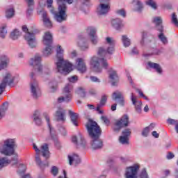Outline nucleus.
Masks as SVG:
<instances>
[{"label": "nucleus", "mask_w": 178, "mask_h": 178, "mask_svg": "<svg viewBox=\"0 0 178 178\" xmlns=\"http://www.w3.org/2000/svg\"><path fill=\"white\" fill-rule=\"evenodd\" d=\"M106 45L98 47L97 55L100 56H93L90 60V65L93 72L96 73H101L102 72V67L104 69H108L109 64L108 60L105 58L111 59V56L115 54V45L116 41L112 38H106ZM101 65L102 67H101Z\"/></svg>", "instance_id": "nucleus-1"}, {"label": "nucleus", "mask_w": 178, "mask_h": 178, "mask_svg": "<svg viewBox=\"0 0 178 178\" xmlns=\"http://www.w3.org/2000/svg\"><path fill=\"white\" fill-rule=\"evenodd\" d=\"M30 65L33 66V71L31 72V92L34 99H38L41 96V90L38 86V82L35 81L37 76L42 74V65H41V56L36 54L31 59Z\"/></svg>", "instance_id": "nucleus-2"}, {"label": "nucleus", "mask_w": 178, "mask_h": 178, "mask_svg": "<svg viewBox=\"0 0 178 178\" xmlns=\"http://www.w3.org/2000/svg\"><path fill=\"white\" fill-rule=\"evenodd\" d=\"M63 52L64 50L62 49V46L58 45L56 49V60L54 65L56 73H60V74H64V76H66L73 70L72 68L73 67V65L70 62H69V60H65L63 58Z\"/></svg>", "instance_id": "nucleus-3"}, {"label": "nucleus", "mask_w": 178, "mask_h": 178, "mask_svg": "<svg viewBox=\"0 0 178 178\" xmlns=\"http://www.w3.org/2000/svg\"><path fill=\"white\" fill-rule=\"evenodd\" d=\"M16 145V139L8 138L3 140V144L0 148V152L6 156H12L15 155V149Z\"/></svg>", "instance_id": "nucleus-4"}, {"label": "nucleus", "mask_w": 178, "mask_h": 178, "mask_svg": "<svg viewBox=\"0 0 178 178\" xmlns=\"http://www.w3.org/2000/svg\"><path fill=\"white\" fill-rule=\"evenodd\" d=\"M86 127L90 138H98V137H101L102 129H101V127L98 125L97 122L92 120H88L86 124Z\"/></svg>", "instance_id": "nucleus-5"}, {"label": "nucleus", "mask_w": 178, "mask_h": 178, "mask_svg": "<svg viewBox=\"0 0 178 178\" xmlns=\"http://www.w3.org/2000/svg\"><path fill=\"white\" fill-rule=\"evenodd\" d=\"M57 23H63L67 20V6L66 4H60L58 7V12L54 16Z\"/></svg>", "instance_id": "nucleus-6"}, {"label": "nucleus", "mask_w": 178, "mask_h": 178, "mask_svg": "<svg viewBox=\"0 0 178 178\" xmlns=\"http://www.w3.org/2000/svg\"><path fill=\"white\" fill-rule=\"evenodd\" d=\"M73 90V85L67 83L63 88V95L58 99V102H70L72 99V91Z\"/></svg>", "instance_id": "nucleus-7"}, {"label": "nucleus", "mask_w": 178, "mask_h": 178, "mask_svg": "<svg viewBox=\"0 0 178 178\" xmlns=\"http://www.w3.org/2000/svg\"><path fill=\"white\" fill-rule=\"evenodd\" d=\"M22 31L26 33L25 40L27 41L30 48H35L37 47V40H35V36H34V33L29 32V29L26 26H22Z\"/></svg>", "instance_id": "nucleus-8"}, {"label": "nucleus", "mask_w": 178, "mask_h": 178, "mask_svg": "<svg viewBox=\"0 0 178 178\" xmlns=\"http://www.w3.org/2000/svg\"><path fill=\"white\" fill-rule=\"evenodd\" d=\"M15 81V76L10 73H7L0 83V95H2L6 88V86H12Z\"/></svg>", "instance_id": "nucleus-9"}, {"label": "nucleus", "mask_w": 178, "mask_h": 178, "mask_svg": "<svg viewBox=\"0 0 178 178\" xmlns=\"http://www.w3.org/2000/svg\"><path fill=\"white\" fill-rule=\"evenodd\" d=\"M100 5L97 8V15L99 16H104L111 10V4L109 0H99Z\"/></svg>", "instance_id": "nucleus-10"}, {"label": "nucleus", "mask_w": 178, "mask_h": 178, "mask_svg": "<svg viewBox=\"0 0 178 178\" xmlns=\"http://www.w3.org/2000/svg\"><path fill=\"white\" fill-rule=\"evenodd\" d=\"M138 169L140 167L138 165L127 167L124 173L125 178H138Z\"/></svg>", "instance_id": "nucleus-11"}, {"label": "nucleus", "mask_w": 178, "mask_h": 178, "mask_svg": "<svg viewBox=\"0 0 178 178\" xmlns=\"http://www.w3.org/2000/svg\"><path fill=\"white\" fill-rule=\"evenodd\" d=\"M130 118H129V115H124L119 120H117L115 122V128L114 130L115 131H119L120 129H123V127H127L129 126L130 121Z\"/></svg>", "instance_id": "nucleus-12"}, {"label": "nucleus", "mask_w": 178, "mask_h": 178, "mask_svg": "<svg viewBox=\"0 0 178 178\" xmlns=\"http://www.w3.org/2000/svg\"><path fill=\"white\" fill-rule=\"evenodd\" d=\"M33 149L35 151L36 154H40V152H42V156H44V158H45L46 159H48V158H49V147L48 146V144H43L41 146L40 150L37 147V145H35V143H33Z\"/></svg>", "instance_id": "nucleus-13"}, {"label": "nucleus", "mask_w": 178, "mask_h": 178, "mask_svg": "<svg viewBox=\"0 0 178 178\" xmlns=\"http://www.w3.org/2000/svg\"><path fill=\"white\" fill-rule=\"evenodd\" d=\"M41 13L44 26H45V27H48V29H51V27H52V22H51V19H49V17H48L47 11L44 10V9L38 10V15H41Z\"/></svg>", "instance_id": "nucleus-14"}, {"label": "nucleus", "mask_w": 178, "mask_h": 178, "mask_svg": "<svg viewBox=\"0 0 178 178\" xmlns=\"http://www.w3.org/2000/svg\"><path fill=\"white\" fill-rule=\"evenodd\" d=\"M87 33L90 37V41L93 45L98 44V36H97V29L94 27H89L87 29Z\"/></svg>", "instance_id": "nucleus-15"}, {"label": "nucleus", "mask_w": 178, "mask_h": 178, "mask_svg": "<svg viewBox=\"0 0 178 178\" xmlns=\"http://www.w3.org/2000/svg\"><path fill=\"white\" fill-rule=\"evenodd\" d=\"M91 138V147L92 149H101L104 147V142L99 137L98 138Z\"/></svg>", "instance_id": "nucleus-16"}, {"label": "nucleus", "mask_w": 178, "mask_h": 178, "mask_svg": "<svg viewBox=\"0 0 178 178\" xmlns=\"http://www.w3.org/2000/svg\"><path fill=\"white\" fill-rule=\"evenodd\" d=\"M56 118L57 122L65 123L66 122V110L63 108H58L56 112Z\"/></svg>", "instance_id": "nucleus-17"}, {"label": "nucleus", "mask_w": 178, "mask_h": 178, "mask_svg": "<svg viewBox=\"0 0 178 178\" xmlns=\"http://www.w3.org/2000/svg\"><path fill=\"white\" fill-rule=\"evenodd\" d=\"M68 161L69 165H74V166H77V165L81 163V159L77 154H72L68 155Z\"/></svg>", "instance_id": "nucleus-18"}, {"label": "nucleus", "mask_w": 178, "mask_h": 178, "mask_svg": "<svg viewBox=\"0 0 178 178\" xmlns=\"http://www.w3.org/2000/svg\"><path fill=\"white\" fill-rule=\"evenodd\" d=\"M76 69L81 73H86L87 72V66L86 65V63H84V59L81 58H79L76 60Z\"/></svg>", "instance_id": "nucleus-19"}, {"label": "nucleus", "mask_w": 178, "mask_h": 178, "mask_svg": "<svg viewBox=\"0 0 178 178\" xmlns=\"http://www.w3.org/2000/svg\"><path fill=\"white\" fill-rule=\"evenodd\" d=\"M131 100L132 102L133 105L135 106V110L137 113H141V106L143 105V102L141 101H137V97L134 96V94H131Z\"/></svg>", "instance_id": "nucleus-20"}, {"label": "nucleus", "mask_w": 178, "mask_h": 178, "mask_svg": "<svg viewBox=\"0 0 178 178\" xmlns=\"http://www.w3.org/2000/svg\"><path fill=\"white\" fill-rule=\"evenodd\" d=\"M43 116L45 118L46 122H47V126L49 129L50 136L54 141H55L56 145H58L59 143H58V141H56V134H55V131L54 130V128L51 127V124L49 123V117H48V114H47V113H44Z\"/></svg>", "instance_id": "nucleus-21"}, {"label": "nucleus", "mask_w": 178, "mask_h": 178, "mask_svg": "<svg viewBox=\"0 0 178 178\" xmlns=\"http://www.w3.org/2000/svg\"><path fill=\"white\" fill-rule=\"evenodd\" d=\"M33 119L34 123L37 126H41L42 124V119L41 118V111L36 110L33 115Z\"/></svg>", "instance_id": "nucleus-22"}, {"label": "nucleus", "mask_w": 178, "mask_h": 178, "mask_svg": "<svg viewBox=\"0 0 178 178\" xmlns=\"http://www.w3.org/2000/svg\"><path fill=\"white\" fill-rule=\"evenodd\" d=\"M112 98L113 101L118 100V104L121 105V106H123L124 105V100H123V95L122 94V92L120 91H115L113 93Z\"/></svg>", "instance_id": "nucleus-23"}, {"label": "nucleus", "mask_w": 178, "mask_h": 178, "mask_svg": "<svg viewBox=\"0 0 178 178\" xmlns=\"http://www.w3.org/2000/svg\"><path fill=\"white\" fill-rule=\"evenodd\" d=\"M153 23H154L159 33H163V26H162V18L161 17H155L153 19Z\"/></svg>", "instance_id": "nucleus-24"}, {"label": "nucleus", "mask_w": 178, "mask_h": 178, "mask_svg": "<svg viewBox=\"0 0 178 178\" xmlns=\"http://www.w3.org/2000/svg\"><path fill=\"white\" fill-rule=\"evenodd\" d=\"M132 3L134 6V10L135 12H138V13H141L143 12V9H144V5L140 0H133Z\"/></svg>", "instance_id": "nucleus-25"}, {"label": "nucleus", "mask_w": 178, "mask_h": 178, "mask_svg": "<svg viewBox=\"0 0 178 178\" xmlns=\"http://www.w3.org/2000/svg\"><path fill=\"white\" fill-rule=\"evenodd\" d=\"M9 65V58L6 55L0 56V70H3Z\"/></svg>", "instance_id": "nucleus-26"}, {"label": "nucleus", "mask_w": 178, "mask_h": 178, "mask_svg": "<svg viewBox=\"0 0 178 178\" xmlns=\"http://www.w3.org/2000/svg\"><path fill=\"white\" fill-rule=\"evenodd\" d=\"M52 41V34L50 32H45L42 40L44 45H51Z\"/></svg>", "instance_id": "nucleus-27"}, {"label": "nucleus", "mask_w": 178, "mask_h": 178, "mask_svg": "<svg viewBox=\"0 0 178 178\" xmlns=\"http://www.w3.org/2000/svg\"><path fill=\"white\" fill-rule=\"evenodd\" d=\"M111 25L115 30H120L123 27V21L119 18H115L111 20Z\"/></svg>", "instance_id": "nucleus-28"}, {"label": "nucleus", "mask_w": 178, "mask_h": 178, "mask_svg": "<svg viewBox=\"0 0 178 178\" xmlns=\"http://www.w3.org/2000/svg\"><path fill=\"white\" fill-rule=\"evenodd\" d=\"M69 115L71 119V122L74 124V126H79V124H77V119H79V114L73 112V111L72 110H69Z\"/></svg>", "instance_id": "nucleus-29"}, {"label": "nucleus", "mask_w": 178, "mask_h": 178, "mask_svg": "<svg viewBox=\"0 0 178 178\" xmlns=\"http://www.w3.org/2000/svg\"><path fill=\"white\" fill-rule=\"evenodd\" d=\"M109 79L112 83V86H116V83L119 81V76H118L116 71H112L110 72Z\"/></svg>", "instance_id": "nucleus-30"}, {"label": "nucleus", "mask_w": 178, "mask_h": 178, "mask_svg": "<svg viewBox=\"0 0 178 178\" xmlns=\"http://www.w3.org/2000/svg\"><path fill=\"white\" fill-rule=\"evenodd\" d=\"M148 66H149L152 69H154L156 70V73L159 74H162V67L158 63H152V62H149L148 63Z\"/></svg>", "instance_id": "nucleus-31"}, {"label": "nucleus", "mask_w": 178, "mask_h": 178, "mask_svg": "<svg viewBox=\"0 0 178 178\" xmlns=\"http://www.w3.org/2000/svg\"><path fill=\"white\" fill-rule=\"evenodd\" d=\"M8 106H9V104H8V102H4L0 106V119H2V118H5L6 111H8Z\"/></svg>", "instance_id": "nucleus-32"}, {"label": "nucleus", "mask_w": 178, "mask_h": 178, "mask_svg": "<svg viewBox=\"0 0 178 178\" xmlns=\"http://www.w3.org/2000/svg\"><path fill=\"white\" fill-rule=\"evenodd\" d=\"M79 141L78 142L77 137L73 136L72 141L74 143V144H79L80 145H82V147H86V140H84V138L82 136H79Z\"/></svg>", "instance_id": "nucleus-33"}, {"label": "nucleus", "mask_w": 178, "mask_h": 178, "mask_svg": "<svg viewBox=\"0 0 178 178\" xmlns=\"http://www.w3.org/2000/svg\"><path fill=\"white\" fill-rule=\"evenodd\" d=\"M10 161L6 157L0 158V170L10 164Z\"/></svg>", "instance_id": "nucleus-34"}, {"label": "nucleus", "mask_w": 178, "mask_h": 178, "mask_svg": "<svg viewBox=\"0 0 178 178\" xmlns=\"http://www.w3.org/2000/svg\"><path fill=\"white\" fill-rule=\"evenodd\" d=\"M22 33L19 29H14L10 34V38L13 40H17L21 35Z\"/></svg>", "instance_id": "nucleus-35"}, {"label": "nucleus", "mask_w": 178, "mask_h": 178, "mask_svg": "<svg viewBox=\"0 0 178 178\" xmlns=\"http://www.w3.org/2000/svg\"><path fill=\"white\" fill-rule=\"evenodd\" d=\"M122 42L124 48H127L130 47L131 44V40L126 35H124L122 36Z\"/></svg>", "instance_id": "nucleus-36"}, {"label": "nucleus", "mask_w": 178, "mask_h": 178, "mask_svg": "<svg viewBox=\"0 0 178 178\" xmlns=\"http://www.w3.org/2000/svg\"><path fill=\"white\" fill-rule=\"evenodd\" d=\"M78 45L81 49V51H86L88 49V44L84 42V40L81 39L79 36V40L78 41Z\"/></svg>", "instance_id": "nucleus-37"}, {"label": "nucleus", "mask_w": 178, "mask_h": 178, "mask_svg": "<svg viewBox=\"0 0 178 178\" xmlns=\"http://www.w3.org/2000/svg\"><path fill=\"white\" fill-rule=\"evenodd\" d=\"M15 16V9L13 8H8L6 10V17L12 19Z\"/></svg>", "instance_id": "nucleus-38"}, {"label": "nucleus", "mask_w": 178, "mask_h": 178, "mask_svg": "<svg viewBox=\"0 0 178 178\" xmlns=\"http://www.w3.org/2000/svg\"><path fill=\"white\" fill-rule=\"evenodd\" d=\"M76 94L81 98H86V90L82 87H79L76 90Z\"/></svg>", "instance_id": "nucleus-39"}, {"label": "nucleus", "mask_w": 178, "mask_h": 178, "mask_svg": "<svg viewBox=\"0 0 178 178\" xmlns=\"http://www.w3.org/2000/svg\"><path fill=\"white\" fill-rule=\"evenodd\" d=\"M52 54V46L51 44L46 45V48L43 51L44 56H49Z\"/></svg>", "instance_id": "nucleus-40"}, {"label": "nucleus", "mask_w": 178, "mask_h": 178, "mask_svg": "<svg viewBox=\"0 0 178 178\" xmlns=\"http://www.w3.org/2000/svg\"><path fill=\"white\" fill-rule=\"evenodd\" d=\"M159 40L162 42L163 44H168V38L165 35L163 32H160L158 35Z\"/></svg>", "instance_id": "nucleus-41"}, {"label": "nucleus", "mask_w": 178, "mask_h": 178, "mask_svg": "<svg viewBox=\"0 0 178 178\" xmlns=\"http://www.w3.org/2000/svg\"><path fill=\"white\" fill-rule=\"evenodd\" d=\"M145 3L147 5V6H150L152 9H154V10L158 8L156 3L154 0H147L145 1Z\"/></svg>", "instance_id": "nucleus-42"}, {"label": "nucleus", "mask_w": 178, "mask_h": 178, "mask_svg": "<svg viewBox=\"0 0 178 178\" xmlns=\"http://www.w3.org/2000/svg\"><path fill=\"white\" fill-rule=\"evenodd\" d=\"M27 169V167L24 165V164H19L17 170L18 175H24L26 173V170Z\"/></svg>", "instance_id": "nucleus-43"}, {"label": "nucleus", "mask_w": 178, "mask_h": 178, "mask_svg": "<svg viewBox=\"0 0 178 178\" xmlns=\"http://www.w3.org/2000/svg\"><path fill=\"white\" fill-rule=\"evenodd\" d=\"M6 34H8V31L6 30V25H3L0 29V37L1 38H5V37H6Z\"/></svg>", "instance_id": "nucleus-44"}, {"label": "nucleus", "mask_w": 178, "mask_h": 178, "mask_svg": "<svg viewBox=\"0 0 178 178\" xmlns=\"http://www.w3.org/2000/svg\"><path fill=\"white\" fill-rule=\"evenodd\" d=\"M10 161L13 166H15V165H17V163H19V154H15L14 156Z\"/></svg>", "instance_id": "nucleus-45"}, {"label": "nucleus", "mask_w": 178, "mask_h": 178, "mask_svg": "<svg viewBox=\"0 0 178 178\" xmlns=\"http://www.w3.org/2000/svg\"><path fill=\"white\" fill-rule=\"evenodd\" d=\"M49 86L51 90V92H55V91H56V88H58V85L56 84V82H50L49 83Z\"/></svg>", "instance_id": "nucleus-46"}, {"label": "nucleus", "mask_w": 178, "mask_h": 178, "mask_svg": "<svg viewBox=\"0 0 178 178\" xmlns=\"http://www.w3.org/2000/svg\"><path fill=\"white\" fill-rule=\"evenodd\" d=\"M66 3L70 5L73 3V0H57L58 5H66Z\"/></svg>", "instance_id": "nucleus-47"}, {"label": "nucleus", "mask_w": 178, "mask_h": 178, "mask_svg": "<svg viewBox=\"0 0 178 178\" xmlns=\"http://www.w3.org/2000/svg\"><path fill=\"white\" fill-rule=\"evenodd\" d=\"M130 134H131V130L129 128H127L122 131V136L124 137H130Z\"/></svg>", "instance_id": "nucleus-48"}, {"label": "nucleus", "mask_w": 178, "mask_h": 178, "mask_svg": "<svg viewBox=\"0 0 178 178\" xmlns=\"http://www.w3.org/2000/svg\"><path fill=\"white\" fill-rule=\"evenodd\" d=\"M115 13L119 16H122V17H126V10L124 9L121 8L120 10H117Z\"/></svg>", "instance_id": "nucleus-49"}, {"label": "nucleus", "mask_w": 178, "mask_h": 178, "mask_svg": "<svg viewBox=\"0 0 178 178\" xmlns=\"http://www.w3.org/2000/svg\"><path fill=\"white\" fill-rule=\"evenodd\" d=\"M120 143L121 144H129V138L127 136H120Z\"/></svg>", "instance_id": "nucleus-50"}, {"label": "nucleus", "mask_w": 178, "mask_h": 178, "mask_svg": "<svg viewBox=\"0 0 178 178\" xmlns=\"http://www.w3.org/2000/svg\"><path fill=\"white\" fill-rule=\"evenodd\" d=\"M51 173L53 176H58V173H59V169L56 166L51 167Z\"/></svg>", "instance_id": "nucleus-51"}, {"label": "nucleus", "mask_w": 178, "mask_h": 178, "mask_svg": "<svg viewBox=\"0 0 178 178\" xmlns=\"http://www.w3.org/2000/svg\"><path fill=\"white\" fill-rule=\"evenodd\" d=\"M139 178H149L148 176V173H147V170L145 169L142 170Z\"/></svg>", "instance_id": "nucleus-52"}, {"label": "nucleus", "mask_w": 178, "mask_h": 178, "mask_svg": "<svg viewBox=\"0 0 178 178\" xmlns=\"http://www.w3.org/2000/svg\"><path fill=\"white\" fill-rule=\"evenodd\" d=\"M172 22L177 27L178 26V19H177V15H176V13H173L172 15Z\"/></svg>", "instance_id": "nucleus-53"}, {"label": "nucleus", "mask_w": 178, "mask_h": 178, "mask_svg": "<svg viewBox=\"0 0 178 178\" xmlns=\"http://www.w3.org/2000/svg\"><path fill=\"white\" fill-rule=\"evenodd\" d=\"M167 123H168V124H171V125H175L177 126V124H178V121L175 120V119H172V118H168L167 120Z\"/></svg>", "instance_id": "nucleus-54"}, {"label": "nucleus", "mask_w": 178, "mask_h": 178, "mask_svg": "<svg viewBox=\"0 0 178 178\" xmlns=\"http://www.w3.org/2000/svg\"><path fill=\"white\" fill-rule=\"evenodd\" d=\"M106 101H108V97H106V95H104L102 97L100 104H97V105H101V106H104V105H105V104H106Z\"/></svg>", "instance_id": "nucleus-55"}, {"label": "nucleus", "mask_w": 178, "mask_h": 178, "mask_svg": "<svg viewBox=\"0 0 178 178\" xmlns=\"http://www.w3.org/2000/svg\"><path fill=\"white\" fill-rule=\"evenodd\" d=\"M101 120H102V122H104V124H106V126H109V123H111L109 119H108V117L106 116H102Z\"/></svg>", "instance_id": "nucleus-56"}, {"label": "nucleus", "mask_w": 178, "mask_h": 178, "mask_svg": "<svg viewBox=\"0 0 178 178\" xmlns=\"http://www.w3.org/2000/svg\"><path fill=\"white\" fill-rule=\"evenodd\" d=\"M35 161L38 163V165H41L42 161H41V159L40 158V153H36L35 156Z\"/></svg>", "instance_id": "nucleus-57"}, {"label": "nucleus", "mask_w": 178, "mask_h": 178, "mask_svg": "<svg viewBox=\"0 0 178 178\" xmlns=\"http://www.w3.org/2000/svg\"><path fill=\"white\" fill-rule=\"evenodd\" d=\"M33 10H34V8L28 7L26 10L27 17H30V16H33Z\"/></svg>", "instance_id": "nucleus-58"}, {"label": "nucleus", "mask_w": 178, "mask_h": 178, "mask_svg": "<svg viewBox=\"0 0 178 178\" xmlns=\"http://www.w3.org/2000/svg\"><path fill=\"white\" fill-rule=\"evenodd\" d=\"M28 8H34V0H26Z\"/></svg>", "instance_id": "nucleus-59"}, {"label": "nucleus", "mask_w": 178, "mask_h": 178, "mask_svg": "<svg viewBox=\"0 0 178 178\" xmlns=\"http://www.w3.org/2000/svg\"><path fill=\"white\" fill-rule=\"evenodd\" d=\"M148 134H149V131L148 128L145 127L142 131V136L143 137H148Z\"/></svg>", "instance_id": "nucleus-60"}, {"label": "nucleus", "mask_w": 178, "mask_h": 178, "mask_svg": "<svg viewBox=\"0 0 178 178\" xmlns=\"http://www.w3.org/2000/svg\"><path fill=\"white\" fill-rule=\"evenodd\" d=\"M69 82L70 83H76V81H77L78 80V77L77 76H72L70 78H68Z\"/></svg>", "instance_id": "nucleus-61"}, {"label": "nucleus", "mask_w": 178, "mask_h": 178, "mask_svg": "<svg viewBox=\"0 0 178 178\" xmlns=\"http://www.w3.org/2000/svg\"><path fill=\"white\" fill-rule=\"evenodd\" d=\"M155 126H156L155 123H151L146 129H149V131H152L155 129Z\"/></svg>", "instance_id": "nucleus-62"}, {"label": "nucleus", "mask_w": 178, "mask_h": 178, "mask_svg": "<svg viewBox=\"0 0 178 178\" xmlns=\"http://www.w3.org/2000/svg\"><path fill=\"white\" fill-rule=\"evenodd\" d=\"M90 80L93 83H101V81L97 76H90Z\"/></svg>", "instance_id": "nucleus-63"}, {"label": "nucleus", "mask_w": 178, "mask_h": 178, "mask_svg": "<svg viewBox=\"0 0 178 178\" xmlns=\"http://www.w3.org/2000/svg\"><path fill=\"white\" fill-rule=\"evenodd\" d=\"M59 130L63 136H66L67 133H66V129H65V127H60Z\"/></svg>", "instance_id": "nucleus-64"}]
</instances>
